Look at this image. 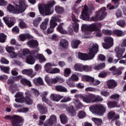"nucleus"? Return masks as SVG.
<instances>
[{"mask_svg": "<svg viewBox=\"0 0 126 126\" xmlns=\"http://www.w3.org/2000/svg\"><path fill=\"white\" fill-rule=\"evenodd\" d=\"M88 50V55L86 53L78 52L77 55L78 58L82 61L92 60L95 57V55L98 53V44L91 42L89 46Z\"/></svg>", "mask_w": 126, "mask_h": 126, "instance_id": "nucleus-1", "label": "nucleus"}, {"mask_svg": "<svg viewBox=\"0 0 126 126\" xmlns=\"http://www.w3.org/2000/svg\"><path fill=\"white\" fill-rule=\"evenodd\" d=\"M8 11L11 13L18 14L24 12L26 9V0H20L19 2V4L16 5V9L11 4H9L7 6Z\"/></svg>", "mask_w": 126, "mask_h": 126, "instance_id": "nucleus-2", "label": "nucleus"}, {"mask_svg": "<svg viewBox=\"0 0 126 126\" xmlns=\"http://www.w3.org/2000/svg\"><path fill=\"white\" fill-rule=\"evenodd\" d=\"M56 4V2L54 0H50L46 5L39 4L38 9L41 15H51L54 12V10H52L51 7Z\"/></svg>", "mask_w": 126, "mask_h": 126, "instance_id": "nucleus-3", "label": "nucleus"}, {"mask_svg": "<svg viewBox=\"0 0 126 126\" xmlns=\"http://www.w3.org/2000/svg\"><path fill=\"white\" fill-rule=\"evenodd\" d=\"M89 110L94 115L103 116L106 113V106L101 104H96L90 106Z\"/></svg>", "mask_w": 126, "mask_h": 126, "instance_id": "nucleus-4", "label": "nucleus"}, {"mask_svg": "<svg viewBox=\"0 0 126 126\" xmlns=\"http://www.w3.org/2000/svg\"><path fill=\"white\" fill-rule=\"evenodd\" d=\"M5 120H11L12 125L13 126H23V123L24 122V120L22 117L17 116L14 115L11 117V116L8 115L4 117Z\"/></svg>", "mask_w": 126, "mask_h": 126, "instance_id": "nucleus-5", "label": "nucleus"}, {"mask_svg": "<svg viewBox=\"0 0 126 126\" xmlns=\"http://www.w3.org/2000/svg\"><path fill=\"white\" fill-rule=\"evenodd\" d=\"M58 63H46L44 65V70L48 73H51V74H56L57 73H60L61 70L59 68H52L51 66H57Z\"/></svg>", "mask_w": 126, "mask_h": 126, "instance_id": "nucleus-6", "label": "nucleus"}, {"mask_svg": "<svg viewBox=\"0 0 126 126\" xmlns=\"http://www.w3.org/2000/svg\"><path fill=\"white\" fill-rule=\"evenodd\" d=\"M105 11H106V8L105 7H103L102 8L100 9V10L96 12L95 16L93 18L94 21L104 19L107 16V13Z\"/></svg>", "mask_w": 126, "mask_h": 126, "instance_id": "nucleus-7", "label": "nucleus"}, {"mask_svg": "<svg viewBox=\"0 0 126 126\" xmlns=\"http://www.w3.org/2000/svg\"><path fill=\"white\" fill-rule=\"evenodd\" d=\"M82 80L90 82V85L92 86H98V85L101 83V81H100V80L95 79L94 77H92L88 75L83 76Z\"/></svg>", "mask_w": 126, "mask_h": 126, "instance_id": "nucleus-8", "label": "nucleus"}, {"mask_svg": "<svg viewBox=\"0 0 126 126\" xmlns=\"http://www.w3.org/2000/svg\"><path fill=\"white\" fill-rule=\"evenodd\" d=\"M39 50H32L30 56H28L26 59V62L29 64H34L35 63V58L36 59V55L38 54Z\"/></svg>", "mask_w": 126, "mask_h": 126, "instance_id": "nucleus-9", "label": "nucleus"}, {"mask_svg": "<svg viewBox=\"0 0 126 126\" xmlns=\"http://www.w3.org/2000/svg\"><path fill=\"white\" fill-rule=\"evenodd\" d=\"M114 51L116 54V57L118 59H122L124 58V54L126 52V47L123 46L122 45L117 46L115 48Z\"/></svg>", "mask_w": 126, "mask_h": 126, "instance_id": "nucleus-10", "label": "nucleus"}, {"mask_svg": "<svg viewBox=\"0 0 126 126\" xmlns=\"http://www.w3.org/2000/svg\"><path fill=\"white\" fill-rule=\"evenodd\" d=\"M91 12V10L87 7V6L85 5V8L83 10L82 14L80 16L81 19H83V20H89V18H90V13Z\"/></svg>", "mask_w": 126, "mask_h": 126, "instance_id": "nucleus-11", "label": "nucleus"}, {"mask_svg": "<svg viewBox=\"0 0 126 126\" xmlns=\"http://www.w3.org/2000/svg\"><path fill=\"white\" fill-rule=\"evenodd\" d=\"M104 42L102 43V45L104 49H110L114 45V39L111 37H106L104 38Z\"/></svg>", "mask_w": 126, "mask_h": 126, "instance_id": "nucleus-12", "label": "nucleus"}, {"mask_svg": "<svg viewBox=\"0 0 126 126\" xmlns=\"http://www.w3.org/2000/svg\"><path fill=\"white\" fill-rule=\"evenodd\" d=\"M94 98H95V94H91L88 95H85V96H81V99H82L83 102H85V103H87L88 104L90 103H94Z\"/></svg>", "mask_w": 126, "mask_h": 126, "instance_id": "nucleus-13", "label": "nucleus"}, {"mask_svg": "<svg viewBox=\"0 0 126 126\" xmlns=\"http://www.w3.org/2000/svg\"><path fill=\"white\" fill-rule=\"evenodd\" d=\"M78 76H77L76 74H72L71 75L70 78H69L68 80H66V84L69 87H71V88H73L74 87H75V85L74 84L71 83V82H70V80H72V81H78Z\"/></svg>", "mask_w": 126, "mask_h": 126, "instance_id": "nucleus-14", "label": "nucleus"}, {"mask_svg": "<svg viewBox=\"0 0 126 126\" xmlns=\"http://www.w3.org/2000/svg\"><path fill=\"white\" fill-rule=\"evenodd\" d=\"M22 73L23 74H25L26 75H28V76H30L31 78L34 77L37 73L36 72H34V70L32 68L30 69H25L22 71Z\"/></svg>", "mask_w": 126, "mask_h": 126, "instance_id": "nucleus-15", "label": "nucleus"}, {"mask_svg": "<svg viewBox=\"0 0 126 126\" xmlns=\"http://www.w3.org/2000/svg\"><path fill=\"white\" fill-rule=\"evenodd\" d=\"M56 21H59V22H61L62 20L59 19V16L57 15H55L53 17H52L50 21L49 26L53 28H55L56 26L58 25V24H57V22Z\"/></svg>", "mask_w": 126, "mask_h": 126, "instance_id": "nucleus-16", "label": "nucleus"}, {"mask_svg": "<svg viewBox=\"0 0 126 126\" xmlns=\"http://www.w3.org/2000/svg\"><path fill=\"white\" fill-rule=\"evenodd\" d=\"M55 123H57V116L52 115L50 117L48 122H45L44 126H52L53 124H55Z\"/></svg>", "mask_w": 126, "mask_h": 126, "instance_id": "nucleus-17", "label": "nucleus"}, {"mask_svg": "<svg viewBox=\"0 0 126 126\" xmlns=\"http://www.w3.org/2000/svg\"><path fill=\"white\" fill-rule=\"evenodd\" d=\"M26 55H31V51L28 48L22 49L19 51L18 56L20 58L25 59Z\"/></svg>", "mask_w": 126, "mask_h": 126, "instance_id": "nucleus-18", "label": "nucleus"}, {"mask_svg": "<svg viewBox=\"0 0 126 126\" xmlns=\"http://www.w3.org/2000/svg\"><path fill=\"white\" fill-rule=\"evenodd\" d=\"M45 80L48 85L50 86H52L53 84L58 83V76L55 78L50 79L49 76H46L45 77Z\"/></svg>", "mask_w": 126, "mask_h": 126, "instance_id": "nucleus-19", "label": "nucleus"}, {"mask_svg": "<svg viewBox=\"0 0 126 126\" xmlns=\"http://www.w3.org/2000/svg\"><path fill=\"white\" fill-rule=\"evenodd\" d=\"M81 30L82 32H84L87 35L91 34V32H93V31L91 30V25L88 26V25L83 24L82 25Z\"/></svg>", "mask_w": 126, "mask_h": 126, "instance_id": "nucleus-20", "label": "nucleus"}, {"mask_svg": "<svg viewBox=\"0 0 126 126\" xmlns=\"http://www.w3.org/2000/svg\"><path fill=\"white\" fill-rule=\"evenodd\" d=\"M37 107L38 110L41 115H45L48 113V108L46 106L43 104H38Z\"/></svg>", "mask_w": 126, "mask_h": 126, "instance_id": "nucleus-21", "label": "nucleus"}, {"mask_svg": "<svg viewBox=\"0 0 126 126\" xmlns=\"http://www.w3.org/2000/svg\"><path fill=\"white\" fill-rule=\"evenodd\" d=\"M72 20L75 22L72 26L74 31L75 32H78V30L79 29V25L77 23V22H79V21L76 19L75 16L73 14H72Z\"/></svg>", "mask_w": 126, "mask_h": 126, "instance_id": "nucleus-22", "label": "nucleus"}, {"mask_svg": "<svg viewBox=\"0 0 126 126\" xmlns=\"http://www.w3.org/2000/svg\"><path fill=\"white\" fill-rule=\"evenodd\" d=\"M15 97L16 98L15 102H17V103H22L24 101V97L22 93H17L15 95Z\"/></svg>", "mask_w": 126, "mask_h": 126, "instance_id": "nucleus-23", "label": "nucleus"}, {"mask_svg": "<svg viewBox=\"0 0 126 126\" xmlns=\"http://www.w3.org/2000/svg\"><path fill=\"white\" fill-rule=\"evenodd\" d=\"M117 85H118L117 82L114 80H109L107 82V86L109 89H113V88H115Z\"/></svg>", "mask_w": 126, "mask_h": 126, "instance_id": "nucleus-24", "label": "nucleus"}, {"mask_svg": "<svg viewBox=\"0 0 126 126\" xmlns=\"http://www.w3.org/2000/svg\"><path fill=\"white\" fill-rule=\"evenodd\" d=\"M63 96L59 94L55 95V94H52L50 95V99L55 102H59V101H60L61 99H63Z\"/></svg>", "mask_w": 126, "mask_h": 126, "instance_id": "nucleus-25", "label": "nucleus"}, {"mask_svg": "<svg viewBox=\"0 0 126 126\" xmlns=\"http://www.w3.org/2000/svg\"><path fill=\"white\" fill-rule=\"evenodd\" d=\"M49 18H46L41 23L40 27L42 30H46L48 24H49Z\"/></svg>", "mask_w": 126, "mask_h": 126, "instance_id": "nucleus-26", "label": "nucleus"}, {"mask_svg": "<svg viewBox=\"0 0 126 126\" xmlns=\"http://www.w3.org/2000/svg\"><path fill=\"white\" fill-rule=\"evenodd\" d=\"M26 103L27 104V105H32L33 104V100L30 98V96H31V94H30V93L29 91H27L26 92Z\"/></svg>", "mask_w": 126, "mask_h": 126, "instance_id": "nucleus-27", "label": "nucleus"}, {"mask_svg": "<svg viewBox=\"0 0 126 126\" xmlns=\"http://www.w3.org/2000/svg\"><path fill=\"white\" fill-rule=\"evenodd\" d=\"M20 40L21 41H22L23 42L24 41H25L26 39H32L33 38V36H32L30 34L27 33V34H21L19 36Z\"/></svg>", "mask_w": 126, "mask_h": 126, "instance_id": "nucleus-28", "label": "nucleus"}, {"mask_svg": "<svg viewBox=\"0 0 126 126\" xmlns=\"http://www.w3.org/2000/svg\"><path fill=\"white\" fill-rule=\"evenodd\" d=\"M27 44L29 47H30V48H35V47H37L39 45L38 41L35 40L28 41Z\"/></svg>", "mask_w": 126, "mask_h": 126, "instance_id": "nucleus-29", "label": "nucleus"}, {"mask_svg": "<svg viewBox=\"0 0 126 126\" xmlns=\"http://www.w3.org/2000/svg\"><path fill=\"white\" fill-rule=\"evenodd\" d=\"M74 69L76 71L82 72L83 71V64L81 63H76L74 65Z\"/></svg>", "mask_w": 126, "mask_h": 126, "instance_id": "nucleus-30", "label": "nucleus"}, {"mask_svg": "<svg viewBox=\"0 0 126 126\" xmlns=\"http://www.w3.org/2000/svg\"><path fill=\"white\" fill-rule=\"evenodd\" d=\"M55 89L59 92H64L66 93L67 92V89L62 85H57L55 87Z\"/></svg>", "mask_w": 126, "mask_h": 126, "instance_id": "nucleus-31", "label": "nucleus"}, {"mask_svg": "<svg viewBox=\"0 0 126 126\" xmlns=\"http://www.w3.org/2000/svg\"><path fill=\"white\" fill-rule=\"evenodd\" d=\"M63 23H61L57 28V30L60 32V33H61V34H67V32L65 31L64 29H63Z\"/></svg>", "mask_w": 126, "mask_h": 126, "instance_id": "nucleus-32", "label": "nucleus"}, {"mask_svg": "<svg viewBox=\"0 0 126 126\" xmlns=\"http://www.w3.org/2000/svg\"><path fill=\"white\" fill-rule=\"evenodd\" d=\"M66 111H68L70 116L72 117L76 115V112H75V110H74V108H73V106H70V107L67 108Z\"/></svg>", "mask_w": 126, "mask_h": 126, "instance_id": "nucleus-33", "label": "nucleus"}, {"mask_svg": "<svg viewBox=\"0 0 126 126\" xmlns=\"http://www.w3.org/2000/svg\"><path fill=\"white\" fill-rule=\"evenodd\" d=\"M73 103L77 109H80V108H82V107H83V105L81 102H80V100L73 99Z\"/></svg>", "mask_w": 126, "mask_h": 126, "instance_id": "nucleus-34", "label": "nucleus"}, {"mask_svg": "<svg viewBox=\"0 0 126 126\" xmlns=\"http://www.w3.org/2000/svg\"><path fill=\"white\" fill-rule=\"evenodd\" d=\"M113 33L115 34L118 37H122L123 36H125L126 32L120 30H115L113 32Z\"/></svg>", "mask_w": 126, "mask_h": 126, "instance_id": "nucleus-35", "label": "nucleus"}, {"mask_svg": "<svg viewBox=\"0 0 126 126\" xmlns=\"http://www.w3.org/2000/svg\"><path fill=\"white\" fill-rule=\"evenodd\" d=\"M59 118L60 119V121L62 124H63V125H65V124H67V118L65 114H63L60 115Z\"/></svg>", "mask_w": 126, "mask_h": 126, "instance_id": "nucleus-36", "label": "nucleus"}, {"mask_svg": "<svg viewBox=\"0 0 126 126\" xmlns=\"http://www.w3.org/2000/svg\"><path fill=\"white\" fill-rule=\"evenodd\" d=\"M36 59H38L39 61V63H45L46 62V60L45 57L43 54H40L38 53L36 54Z\"/></svg>", "mask_w": 126, "mask_h": 126, "instance_id": "nucleus-37", "label": "nucleus"}, {"mask_svg": "<svg viewBox=\"0 0 126 126\" xmlns=\"http://www.w3.org/2000/svg\"><path fill=\"white\" fill-rule=\"evenodd\" d=\"M101 27H102V24H101V23L97 24H93L91 25V30L94 31V30H99V28Z\"/></svg>", "mask_w": 126, "mask_h": 126, "instance_id": "nucleus-38", "label": "nucleus"}, {"mask_svg": "<svg viewBox=\"0 0 126 126\" xmlns=\"http://www.w3.org/2000/svg\"><path fill=\"white\" fill-rule=\"evenodd\" d=\"M33 83L35 84V85H38V84H40V85H42L44 84V82L43 81V79L42 78L39 77L37 78H35L33 80Z\"/></svg>", "mask_w": 126, "mask_h": 126, "instance_id": "nucleus-39", "label": "nucleus"}, {"mask_svg": "<svg viewBox=\"0 0 126 126\" xmlns=\"http://www.w3.org/2000/svg\"><path fill=\"white\" fill-rule=\"evenodd\" d=\"M60 45L62 48H66L68 46V41L64 39H62L60 41Z\"/></svg>", "mask_w": 126, "mask_h": 126, "instance_id": "nucleus-40", "label": "nucleus"}, {"mask_svg": "<svg viewBox=\"0 0 126 126\" xmlns=\"http://www.w3.org/2000/svg\"><path fill=\"white\" fill-rule=\"evenodd\" d=\"M0 69L1 71L4 73L8 74L10 70V68L9 66H4L3 65H0Z\"/></svg>", "mask_w": 126, "mask_h": 126, "instance_id": "nucleus-41", "label": "nucleus"}, {"mask_svg": "<svg viewBox=\"0 0 126 126\" xmlns=\"http://www.w3.org/2000/svg\"><path fill=\"white\" fill-rule=\"evenodd\" d=\"M92 121L96 126H101L103 123L102 119L100 118H92Z\"/></svg>", "mask_w": 126, "mask_h": 126, "instance_id": "nucleus-42", "label": "nucleus"}, {"mask_svg": "<svg viewBox=\"0 0 126 126\" xmlns=\"http://www.w3.org/2000/svg\"><path fill=\"white\" fill-rule=\"evenodd\" d=\"M21 83L23 85H28L29 87H31L32 85L31 84V82L26 79H22L21 80Z\"/></svg>", "mask_w": 126, "mask_h": 126, "instance_id": "nucleus-43", "label": "nucleus"}, {"mask_svg": "<svg viewBox=\"0 0 126 126\" xmlns=\"http://www.w3.org/2000/svg\"><path fill=\"white\" fill-rule=\"evenodd\" d=\"M80 44V41L77 40H74L71 42L72 48H73V49H76Z\"/></svg>", "mask_w": 126, "mask_h": 126, "instance_id": "nucleus-44", "label": "nucleus"}, {"mask_svg": "<svg viewBox=\"0 0 126 126\" xmlns=\"http://www.w3.org/2000/svg\"><path fill=\"white\" fill-rule=\"evenodd\" d=\"M109 70H110V71H112L115 75H121V74L122 73V71H121L117 72V69H116V67L115 66H112L109 69Z\"/></svg>", "mask_w": 126, "mask_h": 126, "instance_id": "nucleus-45", "label": "nucleus"}, {"mask_svg": "<svg viewBox=\"0 0 126 126\" xmlns=\"http://www.w3.org/2000/svg\"><path fill=\"white\" fill-rule=\"evenodd\" d=\"M64 10V9L63 7H61L59 5L55 6V11L57 13L61 14V13H63V12Z\"/></svg>", "mask_w": 126, "mask_h": 126, "instance_id": "nucleus-46", "label": "nucleus"}, {"mask_svg": "<svg viewBox=\"0 0 126 126\" xmlns=\"http://www.w3.org/2000/svg\"><path fill=\"white\" fill-rule=\"evenodd\" d=\"M40 21H42L41 17H38L35 18L33 21V24L34 26L37 27V26H38V25H39V23H40Z\"/></svg>", "mask_w": 126, "mask_h": 126, "instance_id": "nucleus-47", "label": "nucleus"}, {"mask_svg": "<svg viewBox=\"0 0 126 126\" xmlns=\"http://www.w3.org/2000/svg\"><path fill=\"white\" fill-rule=\"evenodd\" d=\"M71 72V70H70L69 68H65L64 70L63 75L65 77H68V76L70 75Z\"/></svg>", "mask_w": 126, "mask_h": 126, "instance_id": "nucleus-48", "label": "nucleus"}, {"mask_svg": "<svg viewBox=\"0 0 126 126\" xmlns=\"http://www.w3.org/2000/svg\"><path fill=\"white\" fill-rule=\"evenodd\" d=\"M119 0H112V1L114 3L115 6H112L109 9H115L117 8L120 4Z\"/></svg>", "mask_w": 126, "mask_h": 126, "instance_id": "nucleus-49", "label": "nucleus"}, {"mask_svg": "<svg viewBox=\"0 0 126 126\" xmlns=\"http://www.w3.org/2000/svg\"><path fill=\"white\" fill-rule=\"evenodd\" d=\"M6 40V35L3 33H0V43H4Z\"/></svg>", "mask_w": 126, "mask_h": 126, "instance_id": "nucleus-50", "label": "nucleus"}, {"mask_svg": "<svg viewBox=\"0 0 126 126\" xmlns=\"http://www.w3.org/2000/svg\"><path fill=\"white\" fill-rule=\"evenodd\" d=\"M79 119H84L86 117V113L83 111H80L78 114Z\"/></svg>", "mask_w": 126, "mask_h": 126, "instance_id": "nucleus-51", "label": "nucleus"}, {"mask_svg": "<svg viewBox=\"0 0 126 126\" xmlns=\"http://www.w3.org/2000/svg\"><path fill=\"white\" fill-rule=\"evenodd\" d=\"M105 66H106L105 63L98 64L97 65L95 66L94 69H95L96 70H98L99 69H102V68H104Z\"/></svg>", "mask_w": 126, "mask_h": 126, "instance_id": "nucleus-52", "label": "nucleus"}, {"mask_svg": "<svg viewBox=\"0 0 126 126\" xmlns=\"http://www.w3.org/2000/svg\"><path fill=\"white\" fill-rule=\"evenodd\" d=\"M9 28L12 27L13 25H14V22L15 21V18L12 17L9 18Z\"/></svg>", "mask_w": 126, "mask_h": 126, "instance_id": "nucleus-53", "label": "nucleus"}, {"mask_svg": "<svg viewBox=\"0 0 126 126\" xmlns=\"http://www.w3.org/2000/svg\"><path fill=\"white\" fill-rule=\"evenodd\" d=\"M91 70H92V67H91V66L83 65V71L88 72V71H91Z\"/></svg>", "mask_w": 126, "mask_h": 126, "instance_id": "nucleus-54", "label": "nucleus"}, {"mask_svg": "<svg viewBox=\"0 0 126 126\" xmlns=\"http://www.w3.org/2000/svg\"><path fill=\"white\" fill-rule=\"evenodd\" d=\"M100 101H103V98L100 95H97L94 94V103L95 102H100Z\"/></svg>", "mask_w": 126, "mask_h": 126, "instance_id": "nucleus-55", "label": "nucleus"}, {"mask_svg": "<svg viewBox=\"0 0 126 126\" xmlns=\"http://www.w3.org/2000/svg\"><path fill=\"white\" fill-rule=\"evenodd\" d=\"M19 26L21 29H24L27 28V25L23 21H21L19 24Z\"/></svg>", "mask_w": 126, "mask_h": 126, "instance_id": "nucleus-56", "label": "nucleus"}, {"mask_svg": "<svg viewBox=\"0 0 126 126\" xmlns=\"http://www.w3.org/2000/svg\"><path fill=\"white\" fill-rule=\"evenodd\" d=\"M43 102H45V103H46L48 105H49L50 107L53 106V104L50 103V101L46 97V96H41Z\"/></svg>", "mask_w": 126, "mask_h": 126, "instance_id": "nucleus-57", "label": "nucleus"}, {"mask_svg": "<svg viewBox=\"0 0 126 126\" xmlns=\"http://www.w3.org/2000/svg\"><path fill=\"white\" fill-rule=\"evenodd\" d=\"M72 10H73L75 13H76L77 14H78L80 13V11H79V8H78L77 5H74L72 7Z\"/></svg>", "mask_w": 126, "mask_h": 126, "instance_id": "nucleus-58", "label": "nucleus"}, {"mask_svg": "<svg viewBox=\"0 0 126 126\" xmlns=\"http://www.w3.org/2000/svg\"><path fill=\"white\" fill-rule=\"evenodd\" d=\"M71 100V97L70 96H65L63 99L61 100V103H66L67 102H69Z\"/></svg>", "mask_w": 126, "mask_h": 126, "instance_id": "nucleus-59", "label": "nucleus"}, {"mask_svg": "<svg viewBox=\"0 0 126 126\" xmlns=\"http://www.w3.org/2000/svg\"><path fill=\"white\" fill-rule=\"evenodd\" d=\"M117 23L120 27H125L126 26V21L124 20L118 21Z\"/></svg>", "mask_w": 126, "mask_h": 126, "instance_id": "nucleus-60", "label": "nucleus"}, {"mask_svg": "<svg viewBox=\"0 0 126 126\" xmlns=\"http://www.w3.org/2000/svg\"><path fill=\"white\" fill-rule=\"evenodd\" d=\"M94 31L95 33L96 37H102V34L101 32V30H94Z\"/></svg>", "mask_w": 126, "mask_h": 126, "instance_id": "nucleus-61", "label": "nucleus"}, {"mask_svg": "<svg viewBox=\"0 0 126 126\" xmlns=\"http://www.w3.org/2000/svg\"><path fill=\"white\" fill-rule=\"evenodd\" d=\"M5 49H6V52L9 53V54H10L13 52H14V48L11 46H7Z\"/></svg>", "mask_w": 126, "mask_h": 126, "instance_id": "nucleus-62", "label": "nucleus"}, {"mask_svg": "<svg viewBox=\"0 0 126 126\" xmlns=\"http://www.w3.org/2000/svg\"><path fill=\"white\" fill-rule=\"evenodd\" d=\"M3 20L6 25L9 27V18L8 17H3Z\"/></svg>", "mask_w": 126, "mask_h": 126, "instance_id": "nucleus-63", "label": "nucleus"}, {"mask_svg": "<svg viewBox=\"0 0 126 126\" xmlns=\"http://www.w3.org/2000/svg\"><path fill=\"white\" fill-rule=\"evenodd\" d=\"M16 79L14 77H10L7 81L8 84H12L15 82Z\"/></svg>", "mask_w": 126, "mask_h": 126, "instance_id": "nucleus-64", "label": "nucleus"}]
</instances>
